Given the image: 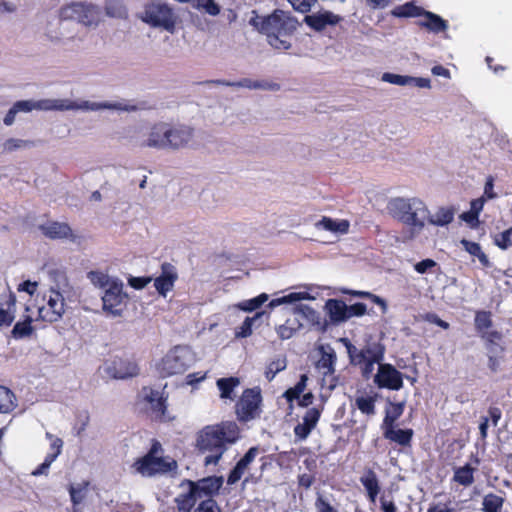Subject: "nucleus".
Segmentation results:
<instances>
[{
    "label": "nucleus",
    "instance_id": "56",
    "mask_svg": "<svg viewBox=\"0 0 512 512\" xmlns=\"http://www.w3.org/2000/svg\"><path fill=\"white\" fill-rule=\"evenodd\" d=\"M32 142L31 141H27V140H21V139H15V138H10V139H7L4 143V149L11 152V151H14L16 149H19L21 147H25V146H28L30 145Z\"/></svg>",
    "mask_w": 512,
    "mask_h": 512
},
{
    "label": "nucleus",
    "instance_id": "63",
    "mask_svg": "<svg viewBox=\"0 0 512 512\" xmlns=\"http://www.w3.org/2000/svg\"><path fill=\"white\" fill-rule=\"evenodd\" d=\"M375 364H381V361H367L365 363H361V364H353L354 366H359L361 368V371H362V375L364 377H369L370 374L373 372L374 370V365Z\"/></svg>",
    "mask_w": 512,
    "mask_h": 512
},
{
    "label": "nucleus",
    "instance_id": "32",
    "mask_svg": "<svg viewBox=\"0 0 512 512\" xmlns=\"http://www.w3.org/2000/svg\"><path fill=\"white\" fill-rule=\"evenodd\" d=\"M422 16H425L427 20L420 22V25L434 33L442 32L447 28V22L437 14L425 10Z\"/></svg>",
    "mask_w": 512,
    "mask_h": 512
},
{
    "label": "nucleus",
    "instance_id": "7",
    "mask_svg": "<svg viewBox=\"0 0 512 512\" xmlns=\"http://www.w3.org/2000/svg\"><path fill=\"white\" fill-rule=\"evenodd\" d=\"M475 330L480 338L485 342L486 348L490 353L503 354L505 347L502 342L503 335L500 331L492 329V313L490 311H477L474 318Z\"/></svg>",
    "mask_w": 512,
    "mask_h": 512
},
{
    "label": "nucleus",
    "instance_id": "10",
    "mask_svg": "<svg viewBox=\"0 0 512 512\" xmlns=\"http://www.w3.org/2000/svg\"><path fill=\"white\" fill-rule=\"evenodd\" d=\"M158 450L150 452L141 459H138L133 467L142 476H153L158 473H166L177 468V462L174 459H168L156 456Z\"/></svg>",
    "mask_w": 512,
    "mask_h": 512
},
{
    "label": "nucleus",
    "instance_id": "41",
    "mask_svg": "<svg viewBox=\"0 0 512 512\" xmlns=\"http://www.w3.org/2000/svg\"><path fill=\"white\" fill-rule=\"evenodd\" d=\"M105 10L107 15L123 18L127 15V10L121 0H106Z\"/></svg>",
    "mask_w": 512,
    "mask_h": 512
},
{
    "label": "nucleus",
    "instance_id": "62",
    "mask_svg": "<svg viewBox=\"0 0 512 512\" xmlns=\"http://www.w3.org/2000/svg\"><path fill=\"white\" fill-rule=\"evenodd\" d=\"M424 320L428 321L429 323L435 324L443 329H448L450 326L448 322L439 318L438 315L435 313H426L424 315Z\"/></svg>",
    "mask_w": 512,
    "mask_h": 512
},
{
    "label": "nucleus",
    "instance_id": "37",
    "mask_svg": "<svg viewBox=\"0 0 512 512\" xmlns=\"http://www.w3.org/2000/svg\"><path fill=\"white\" fill-rule=\"evenodd\" d=\"M34 328L32 327V318L27 316L24 321H18L12 331L11 334L15 339H23L31 336Z\"/></svg>",
    "mask_w": 512,
    "mask_h": 512
},
{
    "label": "nucleus",
    "instance_id": "15",
    "mask_svg": "<svg viewBox=\"0 0 512 512\" xmlns=\"http://www.w3.org/2000/svg\"><path fill=\"white\" fill-rule=\"evenodd\" d=\"M166 149H180L185 147L193 138V129L184 125H171L167 123Z\"/></svg>",
    "mask_w": 512,
    "mask_h": 512
},
{
    "label": "nucleus",
    "instance_id": "21",
    "mask_svg": "<svg viewBox=\"0 0 512 512\" xmlns=\"http://www.w3.org/2000/svg\"><path fill=\"white\" fill-rule=\"evenodd\" d=\"M222 483L223 481L221 477H207L199 480L198 482L190 480L187 481L188 486L195 488V491L200 498L204 496H211L213 493H216L221 488Z\"/></svg>",
    "mask_w": 512,
    "mask_h": 512
},
{
    "label": "nucleus",
    "instance_id": "49",
    "mask_svg": "<svg viewBox=\"0 0 512 512\" xmlns=\"http://www.w3.org/2000/svg\"><path fill=\"white\" fill-rule=\"evenodd\" d=\"M348 293L353 296L371 300L374 304L380 306L383 312H386L387 310L386 301L383 298L379 297L378 295H375L368 291H349Z\"/></svg>",
    "mask_w": 512,
    "mask_h": 512
},
{
    "label": "nucleus",
    "instance_id": "46",
    "mask_svg": "<svg viewBox=\"0 0 512 512\" xmlns=\"http://www.w3.org/2000/svg\"><path fill=\"white\" fill-rule=\"evenodd\" d=\"M286 368V359L278 358L271 361L266 368L265 377L268 381H272L277 373L283 371Z\"/></svg>",
    "mask_w": 512,
    "mask_h": 512
},
{
    "label": "nucleus",
    "instance_id": "45",
    "mask_svg": "<svg viewBox=\"0 0 512 512\" xmlns=\"http://www.w3.org/2000/svg\"><path fill=\"white\" fill-rule=\"evenodd\" d=\"M88 278L97 287L108 288L113 281L118 279H112L107 274L100 271H91L88 273Z\"/></svg>",
    "mask_w": 512,
    "mask_h": 512
},
{
    "label": "nucleus",
    "instance_id": "1",
    "mask_svg": "<svg viewBox=\"0 0 512 512\" xmlns=\"http://www.w3.org/2000/svg\"><path fill=\"white\" fill-rule=\"evenodd\" d=\"M251 24L266 35L268 43L278 50L291 48V37L300 26V22L291 12L281 9H275L266 17L253 18Z\"/></svg>",
    "mask_w": 512,
    "mask_h": 512
},
{
    "label": "nucleus",
    "instance_id": "64",
    "mask_svg": "<svg viewBox=\"0 0 512 512\" xmlns=\"http://www.w3.org/2000/svg\"><path fill=\"white\" fill-rule=\"evenodd\" d=\"M311 430L312 428L303 422L296 425L294 428L295 435L300 439L306 438L311 432Z\"/></svg>",
    "mask_w": 512,
    "mask_h": 512
},
{
    "label": "nucleus",
    "instance_id": "3",
    "mask_svg": "<svg viewBox=\"0 0 512 512\" xmlns=\"http://www.w3.org/2000/svg\"><path fill=\"white\" fill-rule=\"evenodd\" d=\"M241 438V429L235 421H222L203 427L197 434L196 448H224Z\"/></svg>",
    "mask_w": 512,
    "mask_h": 512
},
{
    "label": "nucleus",
    "instance_id": "6",
    "mask_svg": "<svg viewBox=\"0 0 512 512\" xmlns=\"http://www.w3.org/2000/svg\"><path fill=\"white\" fill-rule=\"evenodd\" d=\"M139 18L151 27L161 28L168 32L175 30V12L173 8L165 2L151 1L146 3Z\"/></svg>",
    "mask_w": 512,
    "mask_h": 512
},
{
    "label": "nucleus",
    "instance_id": "61",
    "mask_svg": "<svg viewBox=\"0 0 512 512\" xmlns=\"http://www.w3.org/2000/svg\"><path fill=\"white\" fill-rule=\"evenodd\" d=\"M151 280V277H132L129 280V284L134 289L140 290L145 288L151 282Z\"/></svg>",
    "mask_w": 512,
    "mask_h": 512
},
{
    "label": "nucleus",
    "instance_id": "31",
    "mask_svg": "<svg viewBox=\"0 0 512 512\" xmlns=\"http://www.w3.org/2000/svg\"><path fill=\"white\" fill-rule=\"evenodd\" d=\"M404 408V402L394 403L389 401L385 409L383 427L396 424V421L402 416Z\"/></svg>",
    "mask_w": 512,
    "mask_h": 512
},
{
    "label": "nucleus",
    "instance_id": "40",
    "mask_svg": "<svg viewBox=\"0 0 512 512\" xmlns=\"http://www.w3.org/2000/svg\"><path fill=\"white\" fill-rule=\"evenodd\" d=\"M200 498L195 488L189 487V491L179 496L176 501L180 511L188 512L195 505L196 500Z\"/></svg>",
    "mask_w": 512,
    "mask_h": 512
},
{
    "label": "nucleus",
    "instance_id": "13",
    "mask_svg": "<svg viewBox=\"0 0 512 512\" xmlns=\"http://www.w3.org/2000/svg\"><path fill=\"white\" fill-rule=\"evenodd\" d=\"M126 297V293L123 292V283L120 280L113 281L102 296L103 310L113 316H121L122 304Z\"/></svg>",
    "mask_w": 512,
    "mask_h": 512
},
{
    "label": "nucleus",
    "instance_id": "55",
    "mask_svg": "<svg viewBox=\"0 0 512 512\" xmlns=\"http://www.w3.org/2000/svg\"><path fill=\"white\" fill-rule=\"evenodd\" d=\"M367 312V307L364 303L357 302L350 306H347V312L346 315H349V319L351 317H361L365 315Z\"/></svg>",
    "mask_w": 512,
    "mask_h": 512
},
{
    "label": "nucleus",
    "instance_id": "9",
    "mask_svg": "<svg viewBox=\"0 0 512 512\" xmlns=\"http://www.w3.org/2000/svg\"><path fill=\"white\" fill-rule=\"evenodd\" d=\"M65 312V300L62 293L50 288L42 295V304L38 305V318L53 323L60 320Z\"/></svg>",
    "mask_w": 512,
    "mask_h": 512
},
{
    "label": "nucleus",
    "instance_id": "33",
    "mask_svg": "<svg viewBox=\"0 0 512 512\" xmlns=\"http://www.w3.org/2000/svg\"><path fill=\"white\" fill-rule=\"evenodd\" d=\"M7 308H0V329L9 327L15 319L16 298L14 294H10L6 301Z\"/></svg>",
    "mask_w": 512,
    "mask_h": 512
},
{
    "label": "nucleus",
    "instance_id": "54",
    "mask_svg": "<svg viewBox=\"0 0 512 512\" xmlns=\"http://www.w3.org/2000/svg\"><path fill=\"white\" fill-rule=\"evenodd\" d=\"M317 0H288L292 7L301 13H307Z\"/></svg>",
    "mask_w": 512,
    "mask_h": 512
},
{
    "label": "nucleus",
    "instance_id": "39",
    "mask_svg": "<svg viewBox=\"0 0 512 512\" xmlns=\"http://www.w3.org/2000/svg\"><path fill=\"white\" fill-rule=\"evenodd\" d=\"M193 8L210 16H217L221 7L214 0H191Z\"/></svg>",
    "mask_w": 512,
    "mask_h": 512
},
{
    "label": "nucleus",
    "instance_id": "52",
    "mask_svg": "<svg viewBox=\"0 0 512 512\" xmlns=\"http://www.w3.org/2000/svg\"><path fill=\"white\" fill-rule=\"evenodd\" d=\"M320 415L321 411L318 408H309L303 416V423H305L306 425L310 426L313 429L316 426L317 422L319 421Z\"/></svg>",
    "mask_w": 512,
    "mask_h": 512
},
{
    "label": "nucleus",
    "instance_id": "20",
    "mask_svg": "<svg viewBox=\"0 0 512 512\" xmlns=\"http://www.w3.org/2000/svg\"><path fill=\"white\" fill-rule=\"evenodd\" d=\"M39 229L44 236L52 240L63 238H71L72 240L75 239V236L72 233V229L67 223L51 221L40 225Z\"/></svg>",
    "mask_w": 512,
    "mask_h": 512
},
{
    "label": "nucleus",
    "instance_id": "57",
    "mask_svg": "<svg viewBox=\"0 0 512 512\" xmlns=\"http://www.w3.org/2000/svg\"><path fill=\"white\" fill-rule=\"evenodd\" d=\"M277 334L280 339L288 340L293 337L296 329L289 325V320L286 321L285 324L280 325L277 329Z\"/></svg>",
    "mask_w": 512,
    "mask_h": 512
},
{
    "label": "nucleus",
    "instance_id": "27",
    "mask_svg": "<svg viewBox=\"0 0 512 512\" xmlns=\"http://www.w3.org/2000/svg\"><path fill=\"white\" fill-rule=\"evenodd\" d=\"M18 406L15 393L4 385H0V414H10Z\"/></svg>",
    "mask_w": 512,
    "mask_h": 512
},
{
    "label": "nucleus",
    "instance_id": "19",
    "mask_svg": "<svg viewBox=\"0 0 512 512\" xmlns=\"http://www.w3.org/2000/svg\"><path fill=\"white\" fill-rule=\"evenodd\" d=\"M343 18L331 11L325 10L317 14L306 15L304 22L317 32L323 31L327 26H334L340 23Z\"/></svg>",
    "mask_w": 512,
    "mask_h": 512
},
{
    "label": "nucleus",
    "instance_id": "4",
    "mask_svg": "<svg viewBox=\"0 0 512 512\" xmlns=\"http://www.w3.org/2000/svg\"><path fill=\"white\" fill-rule=\"evenodd\" d=\"M18 112H30L33 109L37 110H76V109H98V108H119L116 104L103 103V104H90L84 101L82 104H77L67 99H45L40 101L20 100L13 104Z\"/></svg>",
    "mask_w": 512,
    "mask_h": 512
},
{
    "label": "nucleus",
    "instance_id": "44",
    "mask_svg": "<svg viewBox=\"0 0 512 512\" xmlns=\"http://www.w3.org/2000/svg\"><path fill=\"white\" fill-rule=\"evenodd\" d=\"M504 499L495 494H488L483 499V510L485 512H499Z\"/></svg>",
    "mask_w": 512,
    "mask_h": 512
},
{
    "label": "nucleus",
    "instance_id": "23",
    "mask_svg": "<svg viewBox=\"0 0 512 512\" xmlns=\"http://www.w3.org/2000/svg\"><path fill=\"white\" fill-rule=\"evenodd\" d=\"M384 436L392 442H395L401 446L409 445L413 436L412 429H398L396 424L385 426Z\"/></svg>",
    "mask_w": 512,
    "mask_h": 512
},
{
    "label": "nucleus",
    "instance_id": "35",
    "mask_svg": "<svg viewBox=\"0 0 512 512\" xmlns=\"http://www.w3.org/2000/svg\"><path fill=\"white\" fill-rule=\"evenodd\" d=\"M377 394L371 396H358L355 399V405L362 414L372 416L376 413L375 403Z\"/></svg>",
    "mask_w": 512,
    "mask_h": 512
},
{
    "label": "nucleus",
    "instance_id": "26",
    "mask_svg": "<svg viewBox=\"0 0 512 512\" xmlns=\"http://www.w3.org/2000/svg\"><path fill=\"white\" fill-rule=\"evenodd\" d=\"M425 13V9L417 6L414 2H407L394 7L390 14L395 18H414L420 17Z\"/></svg>",
    "mask_w": 512,
    "mask_h": 512
},
{
    "label": "nucleus",
    "instance_id": "34",
    "mask_svg": "<svg viewBox=\"0 0 512 512\" xmlns=\"http://www.w3.org/2000/svg\"><path fill=\"white\" fill-rule=\"evenodd\" d=\"M474 470L475 469L471 467L470 464H466L463 467H455L453 480L460 485L470 486L474 481Z\"/></svg>",
    "mask_w": 512,
    "mask_h": 512
},
{
    "label": "nucleus",
    "instance_id": "5",
    "mask_svg": "<svg viewBox=\"0 0 512 512\" xmlns=\"http://www.w3.org/2000/svg\"><path fill=\"white\" fill-rule=\"evenodd\" d=\"M263 397L259 387L246 388L234 405L236 419L241 424L257 420L263 412Z\"/></svg>",
    "mask_w": 512,
    "mask_h": 512
},
{
    "label": "nucleus",
    "instance_id": "59",
    "mask_svg": "<svg viewBox=\"0 0 512 512\" xmlns=\"http://www.w3.org/2000/svg\"><path fill=\"white\" fill-rule=\"evenodd\" d=\"M58 453H59V450H57L56 453L47 456V458L40 465V467L37 468L36 470L32 471L31 474L33 476H39V475H42V474H46V470L50 467L51 463L56 459V457L58 456Z\"/></svg>",
    "mask_w": 512,
    "mask_h": 512
},
{
    "label": "nucleus",
    "instance_id": "30",
    "mask_svg": "<svg viewBox=\"0 0 512 512\" xmlns=\"http://www.w3.org/2000/svg\"><path fill=\"white\" fill-rule=\"evenodd\" d=\"M460 244L463 246L466 252L472 256L477 257L483 267L488 268L491 266L488 256L482 251L479 243L463 238L460 241Z\"/></svg>",
    "mask_w": 512,
    "mask_h": 512
},
{
    "label": "nucleus",
    "instance_id": "36",
    "mask_svg": "<svg viewBox=\"0 0 512 512\" xmlns=\"http://www.w3.org/2000/svg\"><path fill=\"white\" fill-rule=\"evenodd\" d=\"M361 483L366 488L368 495L372 501H375V498L379 492V485L378 480L376 477V474L368 470L362 477H361Z\"/></svg>",
    "mask_w": 512,
    "mask_h": 512
},
{
    "label": "nucleus",
    "instance_id": "42",
    "mask_svg": "<svg viewBox=\"0 0 512 512\" xmlns=\"http://www.w3.org/2000/svg\"><path fill=\"white\" fill-rule=\"evenodd\" d=\"M323 227L331 232L347 233L349 229V222L347 220L335 221L328 217H323L321 220Z\"/></svg>",
    "mask_w": 512,
    "mask_h": 512
},
{
    "label": "nucleus",
    "instance_id": "18",
    "mask_svg": "<svg viewBox=\"0 0 512 512\" xmlns=\"http://www.w3.org/2000/svg\"><path fill=\"white\" fill-rule=\"evenodd\" d=\"M107 370L108 373L116 379L134 377L139 373V368L136 362L121 357H115Z\"/></svg>",
    "mask_w": 512,
    "mask_h": 512
},
{
    "label": "nucleus",
    "instance_id": "29",
    "mask_svg": "<svg viewBox=\"0 0 512 512\" xmlns=\"http://www.w3.org/2000/svg\"><path fill=\"white\" fill-rule=\"evenodd\" d=\"M454 209L452 207H441L434 215L427 214L425 221L435 226H445L454 220Z\"/></svg>",
    "mask_w": 512,
    "mask_h": 512
},
{
    "label": "nucleus",
    "instance_id": "28",
    "mask_svg": "<svg viewBox=\"0 0 512 512\" xmlns=\"http://www.w3.org/2000/svg\"><path fill=\"white\" fill-rule=\"evenodd\" d=\"M254 451L255 450H248L244 457L238 461V463L228 476V484H234L241 479L248 465L253 461L255 457Z\"/></svg>",
    "mask_w": 512,
    "mask_h": 512
},
{
    "label": "nucleus",
    "instance_id": "51",
    "mask_svg": "<svg viewBox=\"0 0 512 512\" xmlns=\"http://www.w3.org/2000/svg\"><path fill=\"white\" fill-rule=\"evenodd\" d=\"M90 421V416L88 411H81L77 413L75 424L73 429L76 431L77 435H80L88 426Z\"/></svg>",
    "mask_w": 512,
    "mask_h": 512
},
{
    "label": "nucleus",
    "instance_id": "53",
    "mask_svg": "<svg viewBox=\"0 0 512 512\" xmlns=\"http://www.w3.org/2000/svg\"><path fill=\"white\" fill-rule=\"evenodd\" d=\"M151 408L152 410L157 414V417L160 419V420H166V410H167V405H166V399L163 398V397H160V398H157L156 401L153 403V405H151Z\"/></svg>",
    "mask_w": 512,
    "mask_h": 512
},
{
    "label": "nucleus",
    "instance_id": "38",
    "mask_svg": "<svg viewBox=\"0 0 512 512\" xmlns=\"http://www.w3.org/2000/svg\"><path fill=\"white\" fill-rule=\"evenodd\" d=\"M89 481H83L76 485H70L69 493L74 506L81 504L88 493Z\"/></svg>",
    "mask_w": 512,
    "mask_h": 512
},
{
    "label": "nucleus",
    "instance_id": "43",
    "mask_svg": "<svg viewBox=\"0 0 512 512\" xmlns=\"http://www.w3.org/2000/svg\"><path fill=\"white\" fill-rule=\"evenodd\" d=\"M268 300V295L265 293H262L258 295L257 297H254L249 300H245L238 304V307L247 312H252L259 307H261L266 301Z\"/></svg>",
    "mask_w": 512,
    "mask_h": 512
},
{
    "label": "nucleus",
    "instance_id": "14",
    "mask_svg": "<svg viewBox=\"0 0 512 512\" xmlns=\"http://www.w3.org/2000/svg\"><path fill=\"white\" fill-rule=\"evenodd\" d=\"M374 382L379 388L400 390L403 387V375L391 364H380Z\"/></svg>",
    "mask_w": 512,
    "mask_h": 512
},
{
    "label": "nucleus",
    "instance_id": "48",
    "mask_svg": "<svg viewBox=\"0 0 512 512\" xmlns=\"http://www.w3.org/2000/svg\"><path fill=\"white\" fill-rule=\"evenodd\" d=\"M262 313H257L254 317H246L243 323L237 328L235 335L237 338H246L252 334L253 322L261 316Z\"/></svg>",
    "mask_w": 512,
    "mask_h": 512
},
{
    "label": "nucleus",
    "instance_id": "47",
    "mask_svg": "<svg viewBox=\"0 0 512 512\" xmlns=\"http://www.w3.org/2000/svg\"><path fill=\"white\" fill-rule=\"evenodd\" d=\"M494 244L502 250H506L512 246V226L507 230L494 235Z\"/></svg>",
    "mask_w": 512,
    "mask_h": 512
},
{
    "label": "nucleus",
    "instance_id": "12",
    "mask_svg": "<svg viewBox=\"0 0 512 512\" xmlns=\"http://www.w3.org/2000/svg\"><path fill=\"white\" fill-rule=\"evenodd\" d=\"M61 20H75L86 26L96 24L99 20V10L96 6L85 3H72L60 10Z\"/></svg>",
    "mask_w": 512,
    "mask_h": 512
},
{
    "label": "nucleus",
    "instance_id": "22",
    "mask_svg": "<svg viewBox=\"0 0 512 512\" xmlns=\"http://www.w3.org/2000/svg\"><path fill=\"white\" fill-rule=\"evenodd\" d=\"M325 310L330 321L334 324H339L349 319V315H346L347 305L342 300L334 298L328 299L325 302Z\"/></svg>",
    "mask_w": 512,
    "mask_h": 512
},
{
    "label": "nucleus",
    "instance_id": "2",
    "mask_svg": "<svg viewBox=\"0 0 512 512\" xmlns=\"http://www.w3.org/2000/svg\"><path fill=\"white\" fill-rule=\"evenodd\" d=\"M387 209L393 218L411 228V237L423 230L429 213L425 203L418 198H393L388 202Z\"/></svg>",
    "mask_w": 512,
    "mask_h": 512
},
{
    "label": "nucleus",
    "instance_id": "17",
    "mask_svg": "<svg viewBox=\"0 0 512 512\" xmlns=\"http://www.w3.org/2000/svg\"><path fill=\"white\" fill-rule=\"evenodd\" d=\"M177 279L178 274L175 267L168 262H164L161 265L160 275L154 279V287L160 296L166 297L173 290Z\"/></svg>",
    "mask_w": 512,
    "mask_h": 512
},
{
    "label": "nucleus",
    "instance_id": "25",
    "mask_svg": "<svg viewBox=\"0 0 512 512\" xmlns=\"http://www.w3.org/2000/svg\"><path fill=\"white\" fill-rule=\"evenodd\" d=\"M336 354L333 350L330 352L323 351L320 359L316 363V368L322 373L323 380L326 377H333L335 373Z\"/></svg>",
    "mask_w": 512,
    "mask_h": 512
},
{
    "label": "nucleus",
    "instance_id": "24",
    "mask_svg": "<svg viewBox=\"0 0 512 512\" xmlns=\"http://www.w3.org/2000/svg\"><path fill=\"white\" fill-rule=\"evenodd\" d=\"M217 388L219 389V397L223 400H234V390L240 385V379L238 377L230 376L219 378L216 381Z\"/></svg>",
    "mask_w": 512,
    "mask_h": 512
},
{
    "label": "nucleus",
    "instance_id": "58",
    "mask_svg": "<svg viewBox=\"0 0 512 512\" xmlns=\"http://www.w3.org/2000/svg\"><path fill=\"white\" fill-rule=\"evenodd\" d=\"M195 512H220V509L217 503L213 499L209 498L207 500H203L196 508Z\"/></svg>",
    "mask_w": 512,
    "mask_h": 512
},
{
    "label": "nucleus",
    "instance_id": "8",
    "mask_svg": "<svg viewBox=\"0 0 512 512\" xmlns=\"http://www.w3.org/2000/svg\"><path fill=\"white\" fill-rule=\"evenodd\" d=\"M191 360V352L188 348L175 346L162 358L157 369L163 378L183 374L189 368Z\"/></svg>",
    "mask_w": 512,
    "mask_h": 512
},
{
    "label": "nucleus",
    "instance_id": "50",
    "mask_svg": "<svg viewBox=\"0 0 512 512\" xmlns=\"http://www.w3.org/2000/svg\"><path fill=\"white\" fill-rule=\"evenodd\" d=\"M382 80L391 84L404 86L413 81V77L402 76L394 73H384Z\"/></svg>",
    "mask_w": 512,
    "mask_h": 512
},
{
    "label": "nucleus",
    "instance_id": "11",
    "mask_svg": "<svg viewBox=\"0 0 512 512\" xmlns=\"http://www.w3.org/2000/svg\"><path fill=\"white\" fill-rule=\"evenodd\" d=\"M351 364H361L367 361H382L385 347L379 342H368L362 348H357L347 338L342 339Z\"/></svg>",
    "mask_w": 512,
    "mask_h": 512
},
{
    "label": "nucleus",
    "instance_id": "16",
    "mask_svg": "<svg viewBox=\"0 0 512 512\" xmlns=\"http://www.w3.org/2000/svg\"><path fill=\"white\" fill-rule=\"evenodd\" d=\"M167 123L158 122L151 125L146 133L144 139L140 141L141 148H153L157 150L166 149V133L168 132Z\"/></svg>",
    "mask_w": 512,
    "mask_h": 512
},
{
    "label": "nucleus",
    "instance_id": "60",
    "mask_svg": "<svg viewBox=\"0 0 512 512\" xmlns=\"http://www.w3.org/2000/svg\"><path fill=\"white\" fill-rule=\"evenodd\" d=\"M437 266V263L436 261H434L433 259H424L418 263L415 264L414 266V269L416 270V272H418L419 274H424L426 273L429 269H432L434 267Z\"/></svg>",
    "mask_w": 512,
    "mask_h": 512
}]
</instances>
